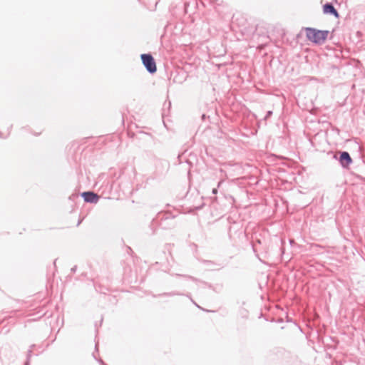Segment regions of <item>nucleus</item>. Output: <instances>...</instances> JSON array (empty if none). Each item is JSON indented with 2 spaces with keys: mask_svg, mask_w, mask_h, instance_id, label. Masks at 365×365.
<instances>
[{
  "mask_svg": "<svg viewBox=\"0 0 365 365\" xmlns=\"http://www.w3.org/2000/svg\"><path fill=\"white\" fill-rule=\"evenodd\" d=\"M307 38L312 42L317 44H322L327 39L329 31L317 30L316 29L304 28Z\"/></svg>",
  "mask_w": 365,
  "mask_h": 365,
  "instance_id": "f257e3e1",
  "label": "nucleus"
},
{
  "mask_svg": "<svg viewBox=\"0 0 365 365\" xmlns=\"http://www.w3.org/2000/svg\"><path fill=\"white\" fill-rule=\"evenodd\" d=\"M141 59L144 66L150 73H154L156 72V64L153 57L150 54H142Z\"/></svg>",
  "mask_w": 365,
  "mask_h": 365,
  "instance_id": "f03ea898",
  "label": "nucleus"
},
{
  "mask_svg": "<svg viewBox=\"0 0 365 365\" xmlns=\"http://www.w3.org/2000/svg\"><path fill=\"white\" fill-rule=\"evenodd\" d=\"M82 197L86 202L90 203H97L99 199V196L93 192H84Z\"/></svg>",
  "mask_w": 365,
  "mask_h": 365,
  "instance_id": "7ed1b4c3",
  "label": "nucleus"
},
{
  "mask_svg": "<svg viewBox=\"0 0 365 365\" xmlns=\"http://www.w3.org/2000/svg\"><path fill=\"white\" fill-rule=\"evenodd\" d=\"M339 161L344 168L348 167L352 163L350 155L346 151L341 153Z\"/></svg>",
  "mask_w": 365,
  "mask_h": 365,
  "instance_id": "20e7f679",
  "label": "nucleus"
},
{
  "mask_svg": "<svg viewBox=\"0 0 365 365\" xmlns=\"http://www.w3.org/2000/svg\"><path fill=\"white\" fill-rule=\"evenodd\" d=\"M324 13L333 14L335 16H338L339 14L337 11L335 9L334 6L331 4L327 3L324 6L323 8Z\"/></svg>",
  "mask_w": 365,
  "mask_h": 365,
  "instance_id": "39448f33",
  "label": "nucleus"
},
{
  "mask_svg": "<svg viewBox=\"0 0 365 365\" xmlns=\"http://www.w3.org/2000/svg\"><path fill=\"white\" fill-rule=\"evenodd\" d=\"M34 347V345H32L30 346V349H29L28 351V354H27V361L26 362V364L25 365H29V359L31 356V352H32V349Z\"/></svg>",
  "mask_w": 365,
  "mask_h": 365,
  "instance_id": "423d86ee",
  "label": "nucleus"
},
{
  "mask_svg": "<svg viewBox=\"0 0 365 365\" xmlns=\"http://www.w3.org/2000/svg\"><path fill=\"white\" fill-rule=\"evenodd\" d=\"M272 114V111L269 110L267 113V115H265V119L269 118Z\"/></svg>",
  "mask_w": 365,
  "mask_h": 365,
  "instance_id": "0eeeda50",
  "label": "nucleus"
},
{
  "mask_svg": "<svg viewBox=\"0 0 365 365\" xmlns=\"http://www.w3.org/2000/svg\"><path fill=\"white\" fill-rule=\"evenodd\" d=\"M212 192V194L216 195L217 193V189L213 188Z\"/></svg>",
  "mask_w": 365,
  "mask_h": 365,
  "instance_id": "6e6552de",
  "label": "nucleus"
},
{
  "mask_svg": "<svg viewBox=\"0 0 365 365\" xmlns=\"http://www.w3.org/2000/svg\"><path fill=\"white\" fill-rule=\"evenodd\" d=\"M76 267L71 268V272H74L76 271Z\"/></svg>",
  "mask_w": 365,
  "mask_h": 365,
  "instance_id": "1a4fd4ad",
  "label": "nucleus"
},
{
  "mask_svg": "<svg viewBox=\"0 0 365 365\" xmlns=\"http://www.w3.org/2000/svg\"><path fill=\"white\" fill-rule=\"evenodd\" d=\"M221 183H222V181H220V182H218L217 187H220V185H221Z\"/></svg>",
  "mask_w": 365,
  "mask_h": 365,
  "instance_id": "9d476101",
  "label": "nucleus"
}]
</instances>
